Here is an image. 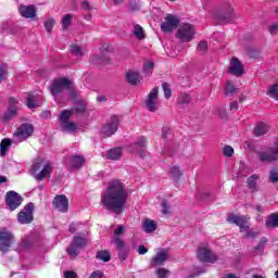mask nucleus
<instances>
[{
	"instance_id": "3",
	"label": "nucleus",
	"mask_w": 278,
	"mask_h": 278,
	"mask_svg": "<svg viewBox=\"0 0 278 278\" xmlns=\"http://www.w3.org/2000/svg\"><path fill=\"white\" fill-rule=\"evenodd\" d=\"M65 88L67 90H70V94L73 99V97H75V91H73V86L71 84V80L66 79V78H58L54 79L50 86V92L51 94H53L54 99H56V97L63 91L65 90Z\"/></svg>"
},
{
	"instance_id": "55",
	"label": "nucleus",
	"mask_w": 278,
	"mask_h": 278,
	"mask_svg": "<svg viewBox=\"0 0 278 278\" xmlns=\"http://www.w3.org/2000/svg\"><path fill=\"white\" fill-rule=\"evenodd\" d=\"M30 244L31 242H29V239L24 238L21 243V249H27Z\"/></svg>"
},
{
	"instance_id": "5",
	"label": "nucleus",
	"mask_w": 278,
	"mask_h": 278,
	"mask_svg": "<svg viewBox=\"0 0 278 278\" xmlns=\"http://www.w3.org/2000/svg\"><path fill=\"white\" fill-rule=\"evenodd\" d=\"M86 244H88V237L86 235L74 237L72 244L67 248V255L72 258L77 257L79 250L84 249Z\"/></svg>"
},
{
	"instance_id": "40",
	"label": "nucleus",
	"mask_w": 278,
	"mask_h": 278,
	"mask_svg": "<svg viewBox=\"0 0 278 278\" xmlns=\"http://www.w3.org/2000/svg\"><path fill=\"white\" fill-rule=\"evenodd\" d=\"M71 23H73V15L71 14L65 15L62 20L63 29H67Z\"/></svg>"
},
{
	"instance_id": "37",
	"label": "nucleus",
	"mask_w": 278,
	"mask_h": 278,
	"mask_svg": "<svg viewBox=\"0 0 278 278\" xmlns=\"http://www.w3.org/2000/svg\"><path fill=\"white\" fill-rule=\"evenodd\" d=\"M134 34L138 40H144V29L140 25H135Z\"/></svg>"
},
{
	"instance_id": "17",
	"label": "nucleus",
	"mask_w": 278,
	"mask_h": 278,
	"mask_svg": "<svg viewBox=\"0 0 278 278\" xmlns=\"http://www.w3.org/2000/svg\"><path fill=\"white\" fill-rule=\"evenodd\" d=\"M160 90L157 87L153 88L150 93L148 94V98L146 100V108L149 110V112H156L157 111V94Z\"/></svg>"
},
{
	"instance_id": "41",
	"label": "nucleus",
	"mask_w": 278,
	"mask_h": 278,
	"mask_svg": "<svg viewBox=\"0 0 278 278\" xmlns=\"http://www.w3.org/2000/svg\"><path fill=\"white\" fill-rule=\"evenodd\" d=\"M123 233H125V226L118 225L117 228L114 230V238H113V240L115 241V238L123 239Z\"/></svg>"
},
{
	"instance_id": "51",
	"label": "nucleus",
	"mask_w": 278,
	"mask_h": 278,
	"mask_svg": "<svg viewBox=\"0 0 278 278\" xmlns=\"http://www.w3.org/2000/svg\"><path fill=\"white\" fill-rule=\"evenodd\" d=\"M269 181H271V184H277V181H278V172H277V169H273L270 172Z\"/></svg>"
},
{
	"instance_id": "20",
	"label": "nucleus",
	"mask_w": 278,
	"mask_h": 278,
	"mask_svg": "<svg viewBox=\"0 0 278 278\" xmlns=\"http://www.w3.org/2000/svg\"><path fill=\"white\" fill-rule=\"evenodd\" d=\"M18 112V100L15 98L9 99V108L8 111L3 115V121H11V118H14Z\"/></svg>"
},
{
	"instance_id": "29",
	"label": "nucleus",
	"mask_w": 278,
	"mask_h": 278,
	"mask_svg": "<svg viewBox=\"0 0 278 278\" xmlns=\"http://www.w3.org/2000/svg\"><path fill=\"white\" fill-rule=\"evenodd\" d=\"M144 147H147V139L144 137H140L138 141L134 144V148H136L137 153L142 157V152Z\"/></svg>"
},
{
	"instance_id": "11",
	"label": "nucleus",
	"mask_w": 278,
	"mask_h": 278,
	"mask_svg": "<svg viewBox=\"0 0 278 278\" xmlns=\"http://www.w3.org/2000/svg\"><path fill=\"white\" fill-rule=\"evenodd\" d=\"M13 240L14 236L12 232L8 231L5 228L0 229V251L2 253H8L10 251Z\"/></svg>"
},
{
	"instance_id": "48",
	"label": "nucleus",
	"mask_w": 278,
	"mask_h": 278,
	"mask_svg": "<svg viewBox=\"0 0 278 278\" xmlns=\"http://www.w3.org/2000/svg\"><path fill=\"white\" fill-rule=\"evenodd\" d=\"M5 75H8V65L1 64L0 65V84L5 79Z\"/></svg>"
},
{
	"instance_id": "63",
	"label": "nucleus",
	"mask_w": 278,
	"mask_h": 278,
	"mask_svg": "<svg viewBox=\"0 0 278 278\" xmlns=\"http://www.w3.org/2000/svg\"><path fill=\"white\" fill-rule=\"evenodd\" d=\"M81 7H83L84 10H90V3L88 1H84L81 3Z\"/></svg>"
},
{
	"instance_id": "23",
	"label": "nucleus",
	"mask_w": 278,
	"mask_h": 278,
	"mask_svg": "<svg viewBox=\"0 0 278 278\" xmlns=\"http://www.w3.org/2000/svg\"><path fill=\"white\" fill-rule=\"evenodd\" d=\"M21 16L24 18H36V7L35 5H20L18 8Z\"/></svg>"
},
{
	"instance_id": "43",
	"label": "nucleus",
	"mask_w": 278,
	"mask_h": 278,
	"mask_svg": "<svg viewBox=\"0 0 278 278\" xmlns=\"http://www.w3.org/2000/svg\"><path fill=\"white\" fill-rule=\"evenodd\" d=\"M169 174L173 177V179H179V177H181V169H179V167L177 166H174L170 168Z\"/></svg>"
},
{
	"instance_id": "59",
	"label": "nucleus",
	"mask_w": 278,
	"mask_h": 278,
	"mask_svg": "<svg viewBox=\"0 0 278 278\" xmlns=\"http://www.w3.org/2000/svg\"><path fill=\"white\" fill-rule=\"evenodd\" d=\"M256 236H260V231H250L245 235V238H256Z\"/></svg>"
},
{
	"instance_id": "6",
	"label": "nucleus",
	"mask_w": 278,
	"mask_h": 278,
	"mask_svg": "<svg viewBox=\"0 0 278 278\" xmlns=\"http://www.w3.org/2000/svg\"><path fill=\"white\" fill-rule=\"evenodd\" d=\"M33 134L34 126L31 124H22L13 134V140L14 142H25Z\"/></svg>"
},
{
	"instance_id": "57",
	"label": "nucleus",
	"mask_w": 278,
	"mask_h": 278,
	"mask_svg": "<svg viewBox=\"0 0 278 278\" xmlns=\"http://www.w3.org/2000/svg\"><path fill=\"white\" fill-rule=\"evenodd\" d=\"M138 253L139 255H144L146 253H149V249H147L144 245H139Z\"/></svg>"
},
{
	"instance_id": "35",
	"label": "nucleus",
	"mask_w": 278,
	"mask_h": 278,
	"mask_svg": "<svg viewBox=\"0 0 278 278\" xmlns=\"http://www.w3.org/2000/svg\"><path fill=\"white\" fill-rule=\"evenodd\" d=\"M266 242H268V240L264 237L260 240L258 245L254 248L256 255H262V253H264V247H266Z\"/></svg>"
},
{
	"instance_id": "21",
	"label": "nucleus",
	"mask_w": 278,
	"mask_h": 278,
	"mask_svg": "<svg viewBox=\"0 0 278 278\" xmlns=\"http://www.w3.org/2000/svg\"><path fill=\"white\" fill-rule=\"evenodd\" d=\"M115 244L118 251L119 260H127V255H129V247L125 244V241L118 237L115 238Z\"/></svg>"
},
{
	"instance_id": "34",
	"label": "nucleus",
	"mask_w": 278,
	"mask_h": 278,
	"mask_svg": "<svg viewBox=\"0 0 278 278\" xmlns=\"http://www.w3.org/2000/svg\"><path fill=\"white\" fill-rule=\"evenodd\" d=\"M97 258L101 260V262H110V260H112V256L110 255V252L108 250H102L98 252Z\"/></svg>"
},
{
	"instance_id": "19",
	"label": "nucleus",
	"mask_w": 278,
	"mask_h": 278,
	"mask_svg": "<svg viewBox=\"0 0 278 278\" xmlns=\"http://www.w3.org/2000/svg\"><path fill=\"white\" fill-rule=\"evenodd\" d=\"M52 205L54 210H58V212H68V199L64 194L56 195L52 202Z\"/></svg>"
},
{
	"instance_id": "61",
	"label": "nucleus",
	"mask_w": 278,
	"mask_h": 278,
	"mask_svg": "<svg viewBox=\"0 0 278 278\" xmlns=\"http://www.w3.org/2000/svg\"><path fill=\"white\" fill-rule=\"evenodd\" d=\"M205 273L204 269L195 270L193 275L189 276L188 278H194L195 276L203 275Z\"/></svg>"
},
{
	"instance_id": "22",
	"label": "nucleus",
	"mask_w": 278,
	"mask_h": 278,
	"mask_svg": "<svg viewBox=\"0 0 278 278\" xmlns=\"http://www.w3.org/2000/svg\"><path fill=\"white\" fill-rule=\"evenodd\" d=\"M67 168H81L86 164V159L81 155H73L65 162Z\"/></svg>"
},
{
	"instance_id": "14",
	"label": "nucleus",
	"mask_w": 278,
	"mask_h": 278,
	"mask_svg": "<svg viewBox=\"0 0 278 278\" xmlns=\"http://www.w3.org/2000/svg\"><path fill=\"white\" fill-rule=\"evenodd\" d=\"M228 223H233L237 227H240V231H247L249 229V218L236 214H229L227 217Z\"/></svg>"
},
{
	"instance_id": "27",
	"label": "nucleus",
	"mask_w": 278,
	"mask_h": 278,
	"mask_svg": "<svg viewBox=\"0 0 278 278\" xmlns=\"http://www.w3.org/2000/svg\"><path fill=\"white\" fill-rule=\"evenodd\" d=\"M38 101H42V97L40 96H30L27 98V108H29L30 110H34V108H38L40 106V102Z\"/></svg>"
},
{
	"instance_id": "1",
	"label": "nucleus",
	"mask_w": 278,
	"mask_h": 278,
	"mask_svg": "<svg viewBox=\"0 0 278 278\" xmlns=\"http://www.w3.org/2000/svg\"><path fill=\"white\" fill-rule=\"evenodd\" d=\"M106 210H111L115 214H121L125 210L127 203V191L119 180L110 182L106 193L102 199Z\"/></svg>"
},
{
	"instance_id": "53",
	"label": "nucleus",
	"mask_w": 278,
	"mask_h": 278,
	"mask_svg": "<svg viewBox=\"0 0 278 278\" xmlns=\"http://www.w3.org/2000/svg\"><path fill=\"white\" fill-rule=\"evenodd\" d=\"M269 33L273 34L274 36L278 34V24L275 23L273 25L269 26L268 28Z\"/></svg>"
},
{
	"instance_id": "52",
	"label": "nucleus",
	"mask_w": 278,
	"mask_h": 278,
	"mask_svg": "<svg viewBox=\"0 0 278 278\" xmlns=\"http://www.w3.org/2000/svg\"><path fill=\"white\" fill-rule=\"evenodd\" d=\"M198 51H201L202 53H205L207 51V42L201 41L198 43Z\"/></svg>"
},
{
	"instance_id": "13",
	"label": "nucleus",
	"mask_w": 278,
	"mask_h": 278,
	"mask_svg": "<svg viewBox=\"0 0 278 278\" xmlns=\"http://www.w3.org/2000/svg\"><path fill=\"white\" fill-rule=\"evenodd\" d=\"M168 250L159 248L155 250V255L151 260V266L157 268V266H164L166 260H168Z\"/></svg>"
},
{
	"instance_id": "64",
	"label": "nucleus",
	"mask_w": 278,
	"mask_h": 278,
	"mask_svg": "<svg viewBox=\"0 0 278 278\" xmlns=\"http://www.w3.org/2000/svg\"><path fill=\"white\" fill-rule=\"evenodd\" d=\"M49 116H51V112H49V111H45V112L41 114V117H42V118H49Z\"/></svg>"
},
{
	"instance_id": "4",
	"label": "nucleus",
	"mask_w": 278,
	"mask_h": 278,
	"mask_svg": "<svg viewBox=\"0 0 278 278\" xmlns=\"http://www.w3.org/2000/svg\"><path fill=\"white\" fill-rule=\"evenodd\" d=\"M197 34V28L191 24H182L179 26L176 38L181 42H192L194 40V35Z\"/></svg>"
},
{
	"instance_id": "26",
	"label": "nucleus",
	"mask_w": 278,
	"mask_h": 278,
	"mask_svg": "<svg viewBox=\"0 0 278 278\" xmlns=\"http://www.w3.org/2000/svg\"><path fill=\"white\" fill-rule=\"evenodd\" d=\"M123 156V148H113L108 151L106 157L108 160H121Z\"/></svg>"
},
{
	"instance_id": "30",
	"label": "nucleus",
	"mask_w": 278,
	"mask_h": 278,
	"mask_svg": "<svg viewBox=\"0 0 278 278\" xmlns=\"http://www.w3.org/2000/svg\"><path fill=\"white\" fill-rule=\"evenodd\" d=\"M268 131V125H266V123H258L256 125V127L254 128V134L256 136H264V134H266Z\"/></svg>"
},
{
	"instance_id": "10",
	"label": "nucleus",
	"mask_w": 278,
	"mask_h": 278,
	"mask_svg": "<svg viewBox=\"0 0 278 278\" xmlns=\"http://www.w3.org/2000/svg\"><path fill=\"white\" fill-rule=\"evenodd\" d=\"M119 123L121 121L118 119V116L113 115L111 119L101 129L103 138H110V136H114L118 130Z\"/></svg>"
},
{
	"instance_id": "31",
	"label": "nucleus",
	"mask_w": 278,
	"mask_h": 278,
	"mask_svg": "<svg viewBox=\"0 0 278 278\" xmlns=\"http://www.w3.org/2000/svg\"><path fill=\"white\" fill-rule=\"evenodd\" d=\"M12 146V140L5 138L0 143V155L3 157L8 153V149Z\"/></svg>"
},
{
	"instance_id": "32",
	"label": "nucleus",
	"mask_w": 278,
	"mask_h": 278,
	"mask_svg": "<svg viewBox=\"0 0 278 278\" xmlns=\"http://www.w3.org/2000/svg\"><path fill=\"white\" fill-rule=\"evenodd\" d=\"M70 50H71V53H73V55H76V58H81V55H84L86 51L84 48H81L78 45H72Z\"/></svg>"
},
{
	"instance_id": "9",
	"label": "nucleus",
	"mask_w": 278,
	"mask_h": 278,
	"mask_svg": "<svg viewBox=\"0 0 278 278\" xmlns=\"http://www.w3.org/2000/svg\"><path fill=\"white\" fill-rule=\"evenodd\" d=\"M197 256L200 262H204L205 264H215V262L218 260V256H216V254H214V252L208 250L205 245H201L198 249Z\"/></svg>"
},
{
	"instance_id": "47",
	"label": "nucleus",
	"mask_w": 278,
	"mask_h": 278,
	"mask_svg": "<svg viewBox=\"0 0 278 278\" xmlns=\"http://www.w3.org/2000/svg\"><path fill=\"white\" fill-rule=\"evenodd\" d=\"M75 112L76 114H81L83 112H86V102L79 101L75 108Z\"/></svg>"
},
{
	"instance_id": "15",
	"label": "nucleus",
	"mask_w": 278,
	"mask_h": 278,
	"mask_svg": "<svg viewBox=\"0 0 278 278\" xmlns=\"http://www.w3.org/2000/svg\"><path fill=\"white\" fill-rule=\"evenodd\" d=\"M7 205L9 206L11 212H14L16 207H18L23 203V198L16 193L15 191H9L7 193Z\"/></svg>"
},
{
	"instance_id": "60",
	"label": "nucleus",
	"mask_w": 278,
	"mask_h": 278,
	"mask_svg": "<svg viewBox=\"0 0 278 278\" xmlns=\"http://www.w3.org/2000/svg\"><path fill=\"white\" fill-rule=\"evenodd\" d=\"M162 212L163 214H168V204L166 203V201L162 203Z\"/></svg>"
},
{
	"instance_id": "39",
	"label": "nucleus",
	"mask_w": 278,
	"mask_h": 278,
	"mask_svg": "<svg viewBox=\"0 0 278 278\" xmlns=\"http://www.w3.org/2000/svg\"><path fill=\"white\" fill-rule=\"evenodd\" d=\"M155 66V64L153 63V61H147L143 64V72L149 75L153 72V67Z\"/></svg>"
},
{
	"instance_id": "62",
	"label": "nucleus",
	"mask_w": 278,
	"mask_h": 278,
	"mask_svg": "<svg viewBox=\"0 0 278 278\" xmlns=\"http://www.w3.org/2000/svg\"><path fill=\"white\" fill-rule=\"evenodd\" d=\"M230 110L231 111L238 110V102L237 101H233V102L230 103Z\"/></svg>"
},
{
	"instance_id": "24",
	"label": "nucleus",
	"mask_w": 278,
	"mask_h": 278,
	"mask_svg": "<svg viewBox=\"0 0 278 278\" xmlns=\"http://www.w3.org/2000/svg\"><path fill=\"white\" fill-rule=\"evenodd\" d=\"M141 227L146 233H153L157 229V222L146 218L142 220Z\"/></svg>"
},
{
	"instance_id": "56",
	"label": "nucleus",
	"mask_w": 278,
	"mask_h": 278,
	"mask_svg": "<svg viewBox=\"0 0 278 278\" xmlns=\"http://www.w3.org/2000/svg\"><path fill=\"white\" fill-rule=\"evenodd\" d=\"M90 278H103V271L96 270L90 275Z\"/></svg>"
},
{
	"instance_id": "25",
	"label": "nucleus",
	"mask_w": 278,
	"mask_h": 278,
	"mask_svg": "<svg viewBox=\"0 0 278 278\" xmlns=\"http://www.w3.org/2000/svg\"><path fill=\"white\" fill-rule=\"evenodd\" d=\"M126 79H127L128 84H131L132 86H136V84H139V81L142 78L140 77V73L134 72V71H129L126 74Z\"/></svg>"
},
{
	"instance_id": "18",
	"label": "nucleus",
	"mask_w": 278,
	"mask_h": 278,
	"mask_svg": "<svg viewBox=\"0 0 278 278\" xmlns=\"http://www.w3.org/2000/svg\"><path fill=\"white\" fill-rule=\"evenodd\" d=\"M228 73H230V75H235V77H241V75H244V66L242 65V62H240L238 58L233 56L230 60Z\"/></svg>"
},
{
	"instance_id": "12",
	"label": "nucleus",
	"mask_w": 278,
	"mask_h": 278,
	"mask_svg": "<svg viewBox=\"0 0 278 278\" xmlns=\"http://www.w3.org/2000/svg\"><path fill=\"white\" fill-rule=\"evenodd\" d=\"M21 225H29L34 220V203H28L17 215Z\"/></svg>"
},
{
	"instance_id": "28",
	"label": "nucleus",
	"mask_w": 278,
	"mask_h": 278,
	"mask_svg": "<svg viewBox=\"0 0 278 278\" xmlns=\"http://www.w3.org/2000/svg\"><path fill=\"white\" fill-rule=\"evenodd\" d=\"M266 227H268V229H275L276 227H278V214L277 213H273L271 215H269L267 217Z\"/></svg>"
},
{
	"instance_id": "16",
	"label": "nucleus",
	"mask_w": 278,
	"mask_h": 278,
	"mask_svg": "<svg viewBox=\"0 0 278 278\" xmlns=\"http://www.w3.org/2000/svg\"><path fill=\"white\" fill-rule=\"evenodd\" d=\"M260 160L261 162H275L278 160V139L276 140L274 148L260 153Z\"/></svg>"
},
{
	"instance_id": "58",
	"label": "nucleus",
	"mask_w": 278,
	"mask_h": 278,
	"mask_svg": "<svg viewBox=\"0 0 278 278\" xmlns=\"http://www.w3.org/2000/svg\"><path fill=\"white\" fill-rule=\"evenodd\" d=\"M64 278H77V273L75 271H65Z\"/></svg>"
},
{
	"instance_id": "36",
	"label": "nucleus",
	"mask_w": 278,
	"mask_h": 278,
	"mask_svg": "<svg viewBox=\"0 0 278 278\" xmlns=\"http://www.w3.org/2000/svg\"><path fill=\"white\" fill-rule=\"evenodd\" d=\"M236 90H237V88H236V85H233V83H231V81L226 83V87H225L226 97H231V94H233V92H236Z\"/></svg>"
},
{
	"instance_id": "7",
	"label": "nucleus",
	"mask_w": 278,
	"mask_h": 278,
	"mask_svg": "<svg viewBox=\"0 0 278 278\" xmlns=\"http://www.w3.org/2000/svg\"><path fill=\"white\" fill-rule=\"evenodd\" d=\"M73 112L75 111L65 110L60 114L59 119H60L63 131H77V124L73 122H68V118L73 116Z\"/></svg>"
},
{
	"instance_id": "44",
	"label": "nucleus",
	"mask_w": 278,
	"mask_h": 278,
	"mask_svg": "<svg viewBox=\"0 0 278 278\" xmlns=\"http://www.w3.org/2000/svg\"><path fill=\"white\" fill-rule=\"evenodd\" d=\"M162 88L164 90L165 98L170 99L173 91H170V86L168 85V83H164L162 85Z\"/></svg>"
},
{
	"instance_id": "38",
	"label": "nucleus",
	"mask_w": 278,
	"mask_h": 278,
	"mask_svg": "<svg viewBox=\"0 0 278 278\" xmlns=\"http://www.w3.org/2000/svg\"><path fill=\"white\" fill-rule=\"evenodd\" d=\"M268 97L278 101V85H273L267 91Z\"/></svg>"
},
{
	"instance_id": "50",
	"label": "nucleus",
	"mask_w": 278,
	"mask_h": 278,
	"mask_svg": "<svg viewBox=\"0 0 278 278\" xmlns=\"http://www.w3.org/2000/svg\"><path fill=\"white\" fill-rule=\"evenodd\" d=\"M223 152L226 157H231V155H233V148L231 146H226L224 147Z\"/></svg>"
},
{
	"instance_id": "8",
	"label": "nucleus",
	"mask_w": 278,
	"mask_h": 278,
	"mask_svg": "<svg viewBox=\"0 0 278 278\" xmlns=\"http://www.w3.org/2000/svg\"><path fill=\"white\" fill-rule=\"evenodd\" d=\"M179 23H181V20L177 15L167 14L164 22L161 24V29L165 34H170V31L179 27Z\"/></svg>"
},
{
	"instance_id": "42",
	"label": "nucleus",
	"mask_w": 278,
	"mask_h": 278,
	"mask_svg": "<svg viewBox=\"0 0 278 278\" xmlns=\"http://www.w3.org/2000/svg\"><path fill=\"white\" fill-rule=\"evenodd\" d=\"M178 103L180 105H186L190 103V96L188 93H181L178 98Z\"/></svg>"
},
{
	"instance_id": "45",
	"label": "nucleus",
	"mask_w": 278,
	"mask_h": 278,
	"mask_svg": "<svg viewBox=\"0 0 278 278\" xmlns=\"http://www.w3.org/2000/svg\"><path fill=\"white\" fill-rule=\"evenodd\" d=\"M156 275L159 278H167L170 275V271L166 268H159L156 270Z\"/></svg>"
},
{
	"instance_id": "2",
	"label": "nucleus",
	"mask_w": 278,
	"mask_h": 278,
	"mask_svg": "<svg viewBox=\"0 0 278 278\" xmlns=\"http://www.w3.org/2000/svg\"><path fill=\"white\" fill-rule=\"evenodd\" d=\"M31 170L37 181H43L47 179V177H51V173H53V166L51 163L46 162L42 159H38L34 162Z\"/></svg>"
},
{
	"instance_id": "49",
	"label": "nucleus",
	"mask_w": 278,
	"mask_h": 278,
	"mask_svg": "<svg viewBox=\"0 0 278 278\" xmlns=\"http://www.w3.org/2000/svg\"><path fill=\"white\" fill-rule=\"evenodd\" d=\"M53 25H55V20L49 18L45 22V27L47 31L51 33L53 30Z\"/></svg>"
},
{
	"instance_id": "46",
	"label": "nucleus",
	"mask_w": 278,
	"mask_h": 278,
	"mask_svg": "<svg viewBox=\"0 0 278 278\" xmlns=\"http://www.w3.org/2000/svg\"><path fill=\"white\" fill-rule=\"evenodd\" d=\"M233 16H235V13L231 9L229 14H227L220 18V23H231V21H233Z\"/></svg>"
},
{
	"instance_id": "33",
	"label": "nucleus",
	"mask_w": 278,
	"mask_h": 278,
	"mask_svg": "<svg viewBox=\"0 0 278 278\" xmlns=\"http://www.w3.org/2000/svg\"><path fill=\"white\" fill-rule=\"evenodd\" d=\"M258 179H260V176H257L256 174L252 175L248 179V186H249L250 190H256L257 189Z\"/></svg>"
},
{
	"instance_id": "54",
	"label": "nucleus",
	"mask_w": 278,
	"mask_h": 278,
	"mask_svg": "<svg viewBox=\"0 0 278 278\" xmlns=\"http://www.w3.org/2000/svg\"><path fill=\"white\" fill-rule=\"evenodd\" d=\"M79 227H81V224H71L70 225L71 233H75V231H78Z\"/></svg>"
}]
</instances>
